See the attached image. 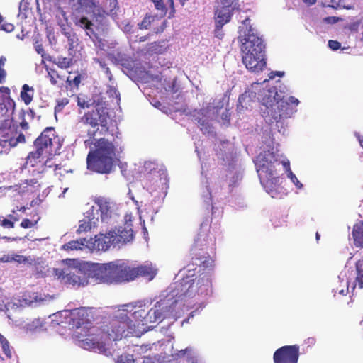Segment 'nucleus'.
I'll list each match as a JSON object with an SVG mask.
<instances>
[{"mask_svg": "<svg viewBox=\"0 0 363 363\" xmlns=\"http://www.w3.org/2000/svg\"><path fill=\"white\" fill-rule=\"evenodd\" d=\"M35 50H36V51H37V52H38V54H41V55H43V53L44 50H43V48L42 45H38V46H36V47H35Z\"/></svg>", "mask_w": 363, "mask_h": 363, "instance_id": "obj_58", "label": "nucleus"}, {"mask_svg": "<svg viewBox=\"0 0 363 363\" xmlns=\"http://www.w3.org/2000/svg\"><path fill=\"white\" fill-rule=\"evenodd\" d=\"M108 119V113L106 109L96 108L85 113L77 123V128L80 129L83 126L89 127L87 128V134L91 138L99 130V126L107 128Z\"/></svg>", "mask_w": 363, "mask_h": 363, "instance_id": "obj_15", "label": "nucleus"}, {"mask_svg": "<svg viewBox=\"0 0 363 363\" xmlns=\"http://www.w3.org/2000/svg\"><path fill=\"white\" fill-rule=\"evenodd\" d=\"M8 340L1 333H0V345L4 342V341Z\"/></svg>", "mask_w": 363, "mask_h": 363, "instance_id": "obj_60", "label": "nucleus"}, {"mask_svg": "<svg viewBox=\"0 0 363 363\" xmlns=\"http://www.w3.org/2000/svg\"><path fill=\"white\" fill-rule=\"evenodd\" d=\"M86 147H88L90 144H91V140H86L84 141Z\"/></svg>", "mask_w": 363, "mask_h": 363, "instance_id": "obj_63", "label": "nucleus"}, {"mask_svg": "<svg viewBox=\"0 0 363 363\" xmlns=\"http://www.w3.org/2000/svg\"><path fill=\"white\" fill-rule=\"evenodd\" d=\"M225 99H219L218 102L215 104H208L206 107H203L197 113L195 120L197 121L200 129L203 134H208L209 136H214V128L210 121L218 118V113L222 111L224 105Z\"/></svg>", "mask_w": 363, "mask_h": 363, "instance_id": "obj_14", "label": "nucleus"}, {"mask_svg": "<svg viewBox=\"0 0 363 363\" xmlns=\"http://www.w3.org/2000/svg\"><path fill=\"white\" fill-rule=\"evenodd\" d=\"M1 347L2 352L6 355V357L9 359L12 357V348L10 346L9 342L8 340L4 341L2 345H0Z\"/></svg>", "mask_w": 363, "mask_h": 363, "instance_id": "obj_41", "label": "nucleus"}, {"mask_svg": "<svg viewBox=\"0 0 363 363\" xmlns=\"http://www.w3.org/2000/svg\"><path fill=\"white\" fill-rule=\"evenodd\" d=\"M157 10L163 11L164 5L162 0H151Z\"/></svg>", "mask_w": 363, "mask_h": 363, "instance_id": "obj_50", "label": "nucleus"}, {"mask_svg": "<svg viewBox=\"0 0 363 363\" xmlns=\"http://www.w3.org/2000/svg\"><path fill=\"white\" fill-rule=\"evenodd\" d=\"M55 63L59 67L67 69L72 64V59L70 57H58Z\"/></svg>", "mask_w": 363, "mask_h": 363, "instance_id": "obj_35", "label": "nucleus"}, {"mask_svg": "<svg viewBox=\"0 0 363 363\" xmlns=\"http://www.w3.org/2000/svg\"><path fill=\"white\" fill-rule=\"evenodd\" d=\"M157 272V269L151 262H146L144 264L138 267L131 266V280L140 276L146 278L148 281H151L155 277Z\"/></svg>", "mask_w": 363, "mask_h": 363, "instance_id": "obj_23", "label": "nucleus"}, {"mask_svg": "<svg viewBox=\"0 0 363 363\" xmlns=\"http://www.w3.org/2000/svg\"><path fill=\"white\" fill-rule=\"evenodd\" d=\"M275 76L281 77L282 76H284V72H272L269 74V79H274Z\"/></svg>", "mask_w": 363, "mask_h": 363, "instance_id": "obj_53", "label": "nucleus"}, {"mask_svg": "<svg viewBox=\"0 0 363 363\" xmlns=\"http://www.w3.org/2000/svg\"><path fill=\"white\" fill-rule=\"evenodd\" d=\"M33 95L34 89L28 84H23L21 91V98L26 105L30 104Z\"/></svg>", "mask_w": 363, "mask_h": 363, "instance_id": "obj_31", "label": "nucleus"}, {"mask_svg": "<svg viewBox=\"0 0 363 363\" xmlns=\"http://www.w3.org/2000/svg\"><path fill=\"white\" fill-rule=\"evenodd\" d=\"M48 77L50 79V81L52 85H57L58 84L57 79L64 80V78L61 77L57 72L54 69H48Z\"/></svg>", "mask_w": 363, "mask_h": 363, "instance_id": "obj_37", "label": "nucleus"}, {"mask_svg": "<svg viewBox=\"0 0 363 363\" xmlns=\"http://www.w3.org/2000/svg\"><path fill=\"white\" fill-rule=\"evenodd\" d=\"M77 105L82 108H85L89 107L90 103L84 96H79L77 98Z\"/></svg>", "mask_w": 363, "mask_h": 363, "instance_id": "obj_45", "label": "nucleus"}, {"mask_svg": "<svg viewBox=\"0 0 363 363\" xmlns=\"http://www.w3.org/2000/svg\"><path fill=\"white\" fill-rule=\"evenodd\" d=\"M45 321L42 318H35L24 326L27 332L35 333L44 329Z\"/></svg>", "mask_w": 363, "mask_h": 363, "instance_id": "obj_30", "label": "nucleus"}, {"mask_svg": "<svg viewBox=\"0 0 363 363\" xmlns=\"http://www.w3.org/2000/svg\"><path fill=\"white\" fill-rule=\"evenodd\" d=\"M114 156L113 144L105 139H100L96 150L88 154L87 168L97 173L108 174L113 168Z\"/></svg>", "mask_w": 363, "mask_h": 363, "instance_id": "obj_10", "label": "nucleus"}, {"mask_svg": "<svg viewBox=\"0 0 363 363\" xmlns=\"http://www.w3.org/2000/svg\"><path fill=\"white\" fill-rule=\"evenodd\" d=\"M178 1L180 2V4L182 5H184L187 0H178ZM168 3L171 7H173V6H174L173 0H168Z\"/></svg>", "mask_w": 363, "mask_h": 363, "instance_id": "obj_57", "label": "nucleus"}, {"mask_svg": "<svg viewBox=\"0 0 363 363\" xmlns=\"http://www.w3.org/2000/svg\"><path fill=\"white\" fill-rule=\"evenodd\" d=\"M36 223H37L36 221L33 222L32 220H30L28 218H25L21 221V227H22L23 228H31L36 224Z\"/></svg>", "mask_w": 363, "mask_h": 363, "instance_id": "obj_47", "label": "nucleus"}, {"mask_svg": "<svg viewBox=\"0 0 363 363\" xmlns=\"http://www.w3.org/2000/svg\"><path fill=\"white\" fill-rule=\"evenodd\" d=\"M235 1L236 0H220L218 6L235 9H237V3Z\"/></svg>", "mask_w": 363, "mask_h": 363, "instance_id": "obj_40", "label": "nucleus"}, {"mask_svg": "<svg viewBox=\"0 0 363 363\" xmlns=\"http://www.w3.org/2000/svg\"><path fill=\"white\" fill-rule=\"evenodd\" d=\"M203 186L201 189V196L203 199V201L206 203H211L212 205V214L215 215L216 213L217 208H216L213 204V200L216 197L218 194V190H214L213 191L211 190L208 181L206 179V182H202ZM220 213V211L218 209Z\"/></svg>", "mask_w": 363, "mask_h": 363, "instance_id": "obj_26", "label": "nucleus"}, {"mask_svg": "<svg viewBox=\"0 0 363 363\" xmlns=\"http://www.w3.org/2000/svg\"><path fill=\"white\" fill-rule=\"evenodd\" d=\"M0 225L4 228H14L13 221L9 220L8 217H0Z\"/></svg>", "mask_w": 363, "mask_h": 363, "instance_id": "obj_44", "label": "nucleus"}, {"mask_svg": "<svg viewBox=\"0 0 363 363\" xmlns=\"http://www.w3.org/2000/svg\"><path fill=\"white\" fill-rule=\"evenodd\" d=\"M238 39L242 43V62L252 72H259L266 66L265 45L257 31L252 28L247 16L241 21L238 28Z\"/></svg>", "mask_w": 363, "mask_h": 363, "instance_id": "obj_5", "label": "nucleus"}, {"mask_svg": "<svg viewBox=\"0 0 363 363\" xmlns=\"http://www.w3.org/2000/svg\"><path fill=\"white\" fill-rule=\"evenodd\" d=\"M352 235L354 245L357 247H363V221L354 225Z\"/></svg>", "mask_w": 363, "mask_h": 363, "instance_id": "obj_29", "label": "nucleus"}, {"mask_svg": "<svg viewBox=\"0 0 363 363\" xmlns=\"http://www.w3.org/2000/svg\"><path fill=\"white\" fill-rule=\"evenodd\" d=\"M99 46L101 48V50H105V44L103 41H99Z\"/></svg>", "mask_w": 363, "mask_h": 363, "instance_id": "obj_62", "label": "nucleus"}, {"mask_svg": "<svg viewBox=\"0 0 363 363\" xmlns=\"http://www.w3.org/2000/svg\"><path fill=\"white\" fill-rule=\"evenodd\" d=\"M40 184L38 182L37 178L30 179H25L21 182L14 186V191H18L19 194L26 195L36 193L39 191Z\"/></svg>", "mask_w": 363, "mask_h": 363, "instance_id": "obj_25", "label": "nucleus"}, {"mask_svg": "<svg viewBox=\"0 0 363 363\" xmlns=\"http://www.w3.org/2000/svg\"><path fill=\"white\" fill-rule=\"evenodd\" d=\"M78 26L85 30L86 33L90 38L94 35L93 23L86 17H82L76 23Z\"/></svg>", "mask_w": 363, "mask_h": 363, "instance_id": "obj_32", "label": "nucleus"}, {"mask_svg": "<svg viewBox=\"0 0 363 363\" xmlns=\"http://www.w3.org/2000/svg\"><path fill=\"white\" fill-rule=\"evenodd\" d=\"M66 82L69 85L72 86L74 84L75 86H78L79 84L81 82V75L77 74L73 79L71 76H68Z\"/></svg>", "mask_w": 363, "mask_h": 363, "instance_id": "obj_43", "label": "nucleus"}, {"mask_svg": "<svg viewBox=\"0 0 363 363\" xmlns=\"http://www.w3.org/2000/svg\"><path fill=\"white\" fill-rule=\"evenodd\" d=\"M164 345V342L162 340L152 344L136 345L134 347L133 352L136 355L142 356L144 358L143 363H153L148 357L152 354L155 357L160 359V353Z\"/></svg>", "mask_w": 363, "mask_h": 363, "instance_id": "obj_22", "label": "nucleus"}, {"mask_svg": "<svg viewBox=\"0 0 363 363\" xmlns=\"http://www.w3.org/2000/svg\"><path fill=\"white\" fill-rule=\"evenodd\" d=\"M53 296L38 292L26 291L20 298H13L10 301H6L3 293L0 295V312H4L8 318H11L10 310H16L20 308H36L45 306L53 300Z\"/></svg>", "mask_w": 363, "mask_h": 363, "instance_id": "obj_11", "label": "nucleus"}, {"mask_svg": "<svg viewBox=\"0 0 363 363\" xmlns=\"http://www.w3.org/2000/svg\"><path fill=\"white\" fill-rule=\"evenodd\" d=\"M135 359L133 355L129 354H124L119 356L116 360V363H135Z\"/></svg>", "mask_w": 363, "mask_h": 363, "instance_id": "obj_39", "label": "nucleus"}, {"mask_svg": "<svg viewBox=\"0 0 363 363\" xmlns=\"http://www.w3.org/2000/svg\"><path fill=\"white\" fill-rule=\"evenodd\" d=\"M93 60L95 63L99 64V67L104 70L106 77L108 78L110 82H111L113 76L105 61L97 57H94Z\"/></svg>", "mask_w": 363, "mask_h": 363, "instance_id": "obj_36", "label": "nucleus"}, {"mask_svg": "<svg viewBox=\"0 0 363 363\" xmlns=\"http://www.w3.org/2000/svg\"><path fill=\"white\" fill-rule=\"evenodd\" d=\"M317 0H303V1L308 5H313Z\"/></svg>", "mask_w": 363, "mask_h": 363, "instance_id": "obj_59", "label": "nucleus"}, {"mask_svg": "<svg viewBox=\"0 0 363 363\" xmlns=\"http://www.w3.org/2000/svg\"><path fill=\"white\" fill-rule=\"evenodd\" d=\"M6 62V58L4 56L0 57V68H4Z\"/></svg>", "mask_w": 363, "mask_h": 363, "instance_id": "obj_56", "label": "nucleus"}, {"mask_svg": "<svg viewBox=\"0 0 363 363\" xmlns=\"http://www.w3.org/2000/svg\"><path fill=\"white\" fill-rule=\"evenodd\" d=\"M341 46V44L337 40H330L328 41V47L333 50H338Z\"/></svg>", "mask_w": 363, "mask_h": 363, "instance_id": "obj_49", "label": "nucleus"}, {"mask_svg": "<svg viewBox=\"0 0 363 363\" xmlns=\"http://www.w3.org/2000/svg\"><path fill=\"white\" fill-rule=\"evenodd\" d=\"M131 29V26L129 24H127L124 28L125 32H130Z\"/></svg>", "mask_w": 363, "mask_h": 363, "instance_id": "obj_61", "label": "nucleus"}, {"mask_svg": "<svg viewBox=\"0 0 363 363\" xmlns=\"http://www.w3.org/2000/svg\"><path fill=\"white\" fill-rule=\"evenodd\" d=\"M218 158L222 160V164L226 166V181L230 187L236 186L242 178V169L238 162L234 147L228 141L220 143Z\"/></svg>", "mask_w": 363, "mask_h": 363, "instance_id": "obj_12", "label": "nucleus"}, {"mask_svg": "<svg viewBox=\"0 0 363 363\" xmlns=\"http://www.w3.org/2000/svg\"><path fill=\"white\" fill-rule=\"evenodd\" d=\"M164 342V346L161 349L160 358L165 359L167 356H171L173 360H179L185 358L188 363H205L203 358L199 357L195 350L189 347L184 350H174L173 343L170 339L162 340Z\"/></svg>", "mask_w": 363, "mask_h": 363, "instance_id": "obj_17", "label": "nucleus"}, {"mask_svg": "<svg viewBox=\"0 0 363 363\" xmlns=\"http://www.w3.org/2000/svg\"><path fill=\"white\" fill-rule=\"evenodd\" d=\"M99 222V216H95L94 208H91L84 213V218L79 220L77 233L78 234L86 233L97 227Z\"/></svg>", "mask_w": 363, "mask_h": 363, "instance_id": "obj_24", "label": "nucleus"}, {"mask_svg": "<svg viewBox=\"0 0 363 363\" xmlns=\"http://www.w3.org/2000/svg\"><path fill=\"white\" fill-rule=\"evenodd\" d=\"M86 239L72 240L64 245L62 248L65 250H82V246L86 245Z\"/></svg>", "mask_w": 363, "mask_h": 363, "instance_id": "obj_33", "label": "nucleus"}, {"mask_svg": "<svg viewBox=\"0 0 363 363\" xmlns=\"http://www.w3.org/2000/svg\"><path fill=\"white\" fill-rule=\"evenodd\" d=\"M346 277L347 289H340L338 293L341 295H346L348 292V286L350 284L353 286V289L358 286L359 289L363 288V258L358 260L355 264V269L348 272V275L346 273L342 272L339 276L340 279H343Z\"/></svg>", "mask_w": 363, "mask_h": 363, "instance_id": "obj_20", "label": "nucleus"}, {"mask_svg": "<svg viewBox=\"0 0 363 363\" xmlns=\"http://www.w3.org/2000/svg\"><path fill=\"white\" fill-rule=\"evenodd\" d=\"M299 346L286 345L277 349L274 353V363H298Z\"/></svg>", "mask_w": 363, "mask_h": 363, "instance_id": "obj_21", "label": "nucleus"}, {"mask_svg": "<svg viewBox=\"0 0 363 363\" xmlns=\"http://www.w3.org/2000/svg\"><path fill=\"white\" fill-rule=\"evenodd\" d=\"M68 104L67 99H62L58 102L57 106L55 107V112L60 111L65 105Z\"/></svg>", "mask_w": 363, "mask_h": 363, "instance_id": "obj_51", "label": "nucleus"}, {"mask_svg": "<svg viewBox=\"0 0 363 363\" xmlns=\"http://www.w3.org/2000/svg\"><path fill=\"white\" fill-rule=\"evenodd\" d=\"M106 93L110 98L113 99V101L115 100V103L117 105L119 104V101L121 100L120 94L117 89L115 87L113 82H111V84L108 86Z\"/></svg>", "mask_w": 363, "mask_h": 363, "instance_id": "obj_34", "label": "nucleus"}, {"mask_svg": "<svg viewBox=\"0 0 363 363\" xmlns=\"http://www.w3.org/2000/svg\"><path fill=\"white\" fill-rule=\"evenodd\" d=\"M95 216L99 214L101 223L112 225L116 223L121 216L120 205L111 199L106 197H96L94 199Z\"/></svg>", "mask_w": 363, "mask_h": 363, "instance_id": "obj_13", "label": "nucleus"}, {"mask_svg": "<svg viewBox=\"0 0 363 363\" xmlns=\"http://www.w3.org/2000/svg\"><path fill=\"white\" fill-rule=\"evenodd\" d=\"M6 72L4 68H0V83L2 84L5 82Z\"/></svg>", "mask_w": 363, "mask_h": 363, "instance_id": "obj_55", "label": "nucleus"}, {"mask_svg": "<svg viewBox=\"0 0 363 363\" xmlns=\"http://www.w3.org/2000/svg\"><path fill=\"white\" fill-rule=\"evenodd\" d=\"M53 274L60 281L76 287L96 284L92 262L67 259L64 261L62 268L53 269Z\"/></svg>", "mask_w": 363, "mask_h": 363, "instance_id": "obj_6", "label": "nucleus"}, {"mask_svg": "<svg viewBox=\"0 0 363 363\" xmlns=\"http://www.w3.org/2000/svg\"><path fill=\"white\" fill-rule=\"evenodd\" d=\"M214 237L202 228L195 238L194 246L191 249V251L196 256V259L199 262H196V264L203 266L205 268L212 266L213 260L209 257V256L203 255L202 257H198L199 255L196 254V249L203 250L208 247H213L214 245Z\"/></svg>", "mask_w": 363, "mask_h": 363, "instance_id": "obj_19", "label": "nucleus"}, {"mask_svg": "<svg viewBox=\"0 0 363 363\" xmlns=\"http://www.w3.org/2000/svg\"><path fill=\"white\" fill-rule=\"evenodd\" d=\"M235 9L218 6L216 11V23L217 27H223L228 23L231 18L233 11Z\"/></svg>", "mask_w": 363, "mask_h": 363, "instance_id": "obj_27", "label": "nucleus"}, {"mask_svg": "<svg viewBox=\"0 0 363 363\" xmlns=\"http://www.w3.org/2000/svg\"><path fill=\"white\" fill-rule=\"evenodd\" d=\"M267 82L264 79L262 83H252L250 89L240 96L238 109L248 108L250 103L257 99L268 109V114L276 122L279 132H281V129H284V119L290 118L296 111V107L299 104V101L294 96L285 99L284 94L287 91L285 86L282 89L280 87L279 91L277 86L266 89Z\"/></svg>", "mask_w": 363, "mask_h": 363, "instance_id": "obj_2", "label": "nucleus"}, {"mask_svg": "<svg viewBox=\"0 0 363 363\" xmlns=\"http://www.w3.org/2000/svg\"><path fill=\"white\" fill-rule=\"evenodd\" d=\"M14 261L19 264H26L29 263L31 264L30 261H32V259L28 257H26L23 255H16L13 253L11 254H4L0 256V262H10Z\"/></svg>", "mask_w": 363, "mask_h": 363, "instance_id": "obj_28", "label": "nucleus"}, {"mask_svg": "<svg viewBox=\"0 0 363 363\" xmlns=\"http://www.w3.org/2000/svg\"><path fill=\"white\" fill-rule=\"evenodd\" d=\"M153 20V17L152 16H146L144 19L138 24L140 29H147L152 21Z\"/></svg>", "mask_w": 363, "mask_h": 363, "instance_id": "obj_42", "label": "nucleus"}, {"mask_svg": "<svg viewBox=\"0 0 363 363\" xmlns=\"http://www.w3.org/2000/svg\"><path fill=\"white\" fill-rule=\"evenodd\" d=\"M220 122L223 124H228L230 122V113L227 109L222 111L220 116Z\"/></svg>", "mask_w": 363, "mask_h": 363, "instance_id": "obj_46", "label": "nucleus"}, {"mask_svg": "<svg viewBox=\"0 0 363 363\" xmlns=\"http://www.w3.org/2000/svg\"><path fill=\"white\" fill-rule=\"evenodd\" d=\"M108 57L114 63L121 65L123 72L131 79L146 82L150 77L149 72L145 68L139 67L138 63L128 58L125 55L121 52H117L116 55L108 53Z\"/></svg>", "mask_w": 363, "mask_h": 363, "instance_id": "obj_16", "label": "nucleus"}, {"mask_svg": "<svg viewBox=\"0 0 363 363\" xmlns=\"http://www.w3.org/2000/svg\"><path fill=\"white\" fill-rule=\"evenodd\" d=\"M133 216L126 213L124 216V225L101 229L95 235L94 245L99 250L106 251L111 247H121L130 242L134 239V232L132 226Z\"/></svg>", "mask_w": 363, "mask_h": 363, "instance_id": "obj_7", "label": "nucleus"}, {"mask_svg": "<svg viewBox=\"0 0 363 363\" xmlns=\"http://www.w3.org/2000/svg\"><path fill=\"white\" fill-rule=\"evenodd\" d=\"M222 27H217V26L216 25V28H215V35L216 37L218 38H221L223 36V33L222 32V30H221Z\"/></svg>", "mask_w": 363, "mask_h": 363, "instance_id": "obj_54", "label": "nucleus"}, {"mask_svg": "<svg viewBox=\"0 0 363 363\" xmlns=\"http://www.w3.org/2000/svg\"><path fill=\"white\" fill-rule=\"evenodd\" d=\"M69 4L76 11L92 13L101 16L104 13H111L117 6L116 0H109V7L101 8L95 0H69Z\"/></svg>", "mask_w": 363, "mask_h": 363, "instance_id": "obj_18", "label": "nucleus"}, {"mask_svg": "<svg viewBox=\"0 0 363 363\" xmlns=\"http://www.w3.org/2000/svg\"><path fill=\"white\" fill-rule=\"evenodd\" d=\"M12 113V105L9 99L0 93V156L7 155L11 148L16 147L18 143H25V136L23 133H16V136L13 135Z\"/></svg>", "mask_w": 363, "mask_h": 363, "instance_id": "obj_8", "label": "nucleus"}, {"mask_svg": "<svg viewBox=\"0 0 363 363\" xmlns=\"http://www.w3.org/2000/svg\"><path fill=\"white\" fill-rule=\"evenodd\" d=\"M35 151L29 153L25 163L33 176L39 175L45 167H52L51 158L59 155L62 141L53 128H46L34 141Z\"/></svg>", "mask_w": 363, "mask_h": 363, "instance_id": "obj_4", "label": "nucleus"}, {"mask_svg": "<svg viewBox=\"0 0 363 363\" xmlns=\"http://www.w3.org/2000/svg\"><path fill=\"white\" fill-rule=\"evenodd\" d=\"M96 283H112L131 281V265L124 259L108 263H94Z\"/></svg>", "mask_w": 363, "mask_h": 363, "instance_id": "obj_9", "label": "nucleus"}, {"mask_svg": "<svg viewBox=\"0 0 363 363\" xmlns=\"http://www.w3.org/2000/svg\"><path fill=\"white\" fill-rule=\"evenodd\" d=\"M7 217L9 220H11L12 221H13V223L16 221L19 220V219H20V216L16 214L15 211H13V213L8 215Z\"/></svg>", "mask_w": 363, "mask_h": 363, "instance_id": "obj_52", "label": "nucleus"}, {"mask_svg": "<svg viewBox=\"0 0 363 363\" xmlns=\"http://www.w3.org/2000/svg\"><path fill=\"white\" fill-rule=\"evenodd\" d=\"M211 291L209 274H202L195 279L188 276L171 285L153 306L150 308L152 301L149 300L124 304L108 320L94 325L89 321L85 308L60 311L49 318L56 325L68 323L76 328L74 337L79 347L108 356L113 341L129 335H138L164 319L176 320L194 306L196 310L203 308Z\"/></svg>", "mask_w": 363, "mask_h": 363, "instance_id": "obj_1", "label": "nucleus"}, {"mask_svg": "<svg viewBox=\"0 0 363 363\" xmlns=\"http://www.w3.org/2000/svg\"><path fill=\"white\" fill-rule=\"evenodd\" d=\"M358 139H359L360 145L363 147V139H360L359 138Z\"/></svg>", "mask_w": 363, "mask_h": 363, "instance_id": "obj_64", "label": "nucleus"}, {"mask_svg": "<svg viewBox=\"0 0 363 363\" xmlns=\"http://www.w3.org/2000/svg\"><path fill=\"white\" fill-rule=\"evenodd\" d=\"M254 162L261 184L272 197H275L278 194L280 177L277 167L281 164L287 178L296 188L298 190L303 188V184L291 171L289 160L280 154L277 148L272 147L271 150L261 152Z\"/></svg>", "mask_w": 363, "mask_h": 363, "instance_id": "obj_3", "label": "nucleus"}, {"mask_svg": "<svg viewBox=\"0 0 363 363\" xmlns=\"http://www.w3.org/2000/svg\"><path fill=\"white\" fill-rule=\"evenodd\" d=\"M56 17L60 26H63L68 20L66 12L60 8L57 10Z\"/></svg>", "mask_w": 363, "mask_h": 363, "instance_id": "obj_38", "label": "nucleus"}, {"mask_svg": "<svg viewBox=\"0 0 363 363\" xmlns=\"http://www.w3.org/2000/svg\"><path fill=\"white\" fill-rule=\"evenodd\" d=\"M0 29L7 33H10L13 30L14 26L10 23H4L1 24Z\"/></svg>", "mask_w": 363, "mask_h": 363, "instance_id": "obj_48", "label": "nucleus"}]
</instances>
